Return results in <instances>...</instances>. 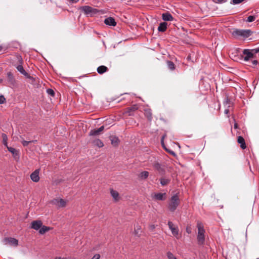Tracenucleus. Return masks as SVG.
Here are the masks:
<instances>
[{"label": "nucleus", "instance_id": "nucleus-27", "mask_svg": "<svg viewBox=\"0 0 259 259\" xmlns=\"http://www.w3.org/2000/svg\"><path fill=\"white\" fill-rule=\"evenodd\" d=\"M149 176V172L147 171H144L141 172L139 175V177L141 179H146Z\"/></svg>", "mask_w": 259, "mask_h": 259}, {"label": "nucleus", "instance_id": "nucleus-38", "mask_svg": "<svg viewBox=\"0 0 259 259\" xmlns=\"http://www.w3.org/2000/svg\"><path fill=\"white\" fill-rule=\"evenodd\" d=\"M5 101L6 99L4 97V96L3 95L0 96V104L4 103L5 102Z\"/></svg>", "mask_w": 259, "mask_h": 259}, {"label": "nucleus", "instance_id": "nucleus-33", "mask_svg": "<svg viewBox=\"0 0 259 259\" xmlns=\"http://www.w3.org/2000/svg\"><path fill=\"white\" fill-rule=\"evenodd\" d=\"M167 256L168 259H177L176 257L169 251L167 252Z\"/></svg>", "mask_w": 259, "mask_h": 259}, {"label": "nucleus", "instance_id": "nucleus-35", "mask_svg": "<svg viewBox=\"0 0 259 259\" xmlns=\"http://www.w3.org/2000/svg\"><path fill=\"white\" fill-rule=\"evenodd\" d=\"M167 152H168L169 154H170L171 155H173V156H175L176 155V153L172 150H170V149H167L166 147H165L164 148Z\"/></svg>", "mask_w": 259, "mask_h": 259}, {"label": "nucleus", "instance_id": "nucleus-15", "mask_svg": "<svg viewBox=\"0 0 259 259\" xmlns=\"http://www.w3.org/2000/svg\"><path fill=\"white\" fill-rule=\"evenodd\" d=\"M243 54L245 56L244 57V60L246 61H248L253 57V54L247 49L243 50Z\"/></svg>", "mask_w": 259, "mask_h": 259}, {"label": "nucleus", "instance_id": "nucleus-13", "mask_svg": "<svg viewBox=\"0 0 259 259\" xmlns=\"http://www.w3.org/2000/svg\"><path fill=\"white\" fill-rule=\"evenodd\" d=\"M104 23L105 24L109 26H115L116 25L115 19L111 17L106 18L104 20Z\"/></svg>", "mask_w": 259, "mask_h": 259}, {"label": "nucleus", "instance_id": "nucleus-17", "mask_svg": "<svg viewBox=\"0 0 259 259\" xmlns=\"http://www.w3.org/2000/svg\"><path fill=\"white\" fill-rule=\"evenodd\" d=\"M144 115L145 117L148 119V120L151 121L152 119V114L151 110L149 108H146L144 109Z\"/></svg>", "mask_w": 259, "mask_h": 259}, {"label": "nucleus", "instance_id": "nucleus-50", "mask_svg": "<svg viewBox=\"0 0 259 259\" xmlns=\"http://www.w3.org/2000/svg\"><path fill=\"white\" fill-rule=\"evenodd\" d=\"M258 34H259V32H258Z\"/></svg>", "mask_w": 259, "mask_h": 259}, {"label": "nucleus", "instance_id": "nucleus-8", "mask_svg": "<svg viewBox=\"0 0 259 259\" xmlns=\"http://www.w3.org/2000/svg\"><path fill=\"white\" fill-rule=\"evenodd\" d=\"M168 226L169 229L171 230L172 235L177 239L179 238V229L177 227L174 226L172 222L169 221L168 222Z\"/></svg>", "mask_w": 259, "mask_h": 259}, {"label": "nucleus", "instance_id": "nucleus-40", "mask_svg": "<svg viewBox=\"0 0 259 259\" xmlns=\"http://www.w3.org/2000/svg\"><path fill=\"white\" fill-rule=\"evenodd\" d=\"M186 232L188 233V234H190L191 233V228L189 227H187L186 228Z\"/></svg>", "mask_w": 259, "mask_h": 259}, {"label": "nucleus", "instance_id": "nucleus-2", "mask_svg": "<svg viewBox=\"0 0 259 259\" xmlns=\"http://www.w3.org/2000/svg\"><path fill=\"white\" fill-rule=\"evenodd\" d=\"M197 227L198 228V234L197 237L198 242L199 244L202 245L204 244L205 241V230L204 229V226L201 222H198Z\"/></svg>", "mask_w": 259, "mask_h": 259}, {"label": "nucleus", "instance_id": "nucleus-12", "mask_svg": "<svg viewBox=\"0 0 259 259\" xmlns=\"http://www.w3.org/2000/svg\"><path fill=\"white\" fill-rule=\"evenodd\" d=\"M104 129V126L102 125L98 129L92 130L89 133V135L92 136L99 135Z\"/></svg>", "mask_w": 259, "mask_h": 259}, {"label": "nucleus", "instance_id": "nucleus-45", "mask_svg": "<svg viewBox=\"0 0 259 259\" xmlns=\"http://www.w3.org/2000/svg\"><path fill=\"white\" fill-rule=\"evenodd\" d=\"M150 228L152 230H153L155 229V226L154 225H152L150 226Z\"/></svg>", "mask_w": 259, "mask_h": 259}, {"label": "nucleus", "instance_id": "nucleus-39", "mask_svg": "<svg viewBox=\"0 0 259 259\" xmlns=\"http://www.w3.org/2000/svg\"><path fill=\"white\" fill-rule=\"evenodd\" d=\"M100 257V255L99 254H96L92 259H99Z\"/></svg>", "mask_w": 259, "mask_h": 259}, {"label": "nucleus", "instance_id": "nucleus-9", "mask_svg": "<svg viewBox=\"0 0 259 259\" xmlns=\"http://www.w3.org/2000/svg\"><path fill=\"white\" fill-rule=\"evenodd\" d=\"M53 203L58 207H64L66 206V201L61 198H57L53 200Z\"/></svg>", "mask_w": 259, "mask_h": 259}, {"label": "nucleus", "instance_id": "nucleus-43", "mask_svg": "<svg viewBox=\"0 0 259 259\" xmlns=\"http://www.w3.org/2000/svg\"><path fill=\"white\" fill-rule=\"evenodd\" d=\"M252 64L253 65H256L257 64V61L256 60H253L252 61Z\"/></svg>", "mask_w": 259, "mask_h": 259}, {"label": "nucleus", "instance_id": "nucleus-47", "mask_svg": "<svg viewBox=\"0 0 259 259\" xmlns=\"http://www.w3.org/2000/svg\"><path fill=\"white\" fill-rule=\"evenodd\" d=\"M3 79H0V83L3 82Z\"/></svg>", "mask_w": 259, "mask_h": 259}, {"label": "nucleus", "instance_id": "nucleus-46", "mask_svg": "<svg viewBox=\"0 0 259 259\" xmlns=\"http://www.w3.org/2000/svg\"><path fill=\"white\" fill-rule=\"evenodd\" d=\"M234 128H237V123H235V124H234Z\"/></svg>", "mask_w": 259, "mask_h": 259}, {"label": "nucleus", "instance_id": "nucleus-22", "mask_svg": "<svg viewBox=\"0 0 259 259\" xmlns=\"http://www.w3.org/2000/svg\"><path fill=\"white\" fill-rule=\"evenodd\" d=\"M153 167L160 173L163 172L164 171V168L161 166V164L158 162L154 163Z\"/></svg>", "mask_w": 259, "mask_h": 259}, {"label": "nucleus", "instance_id": "nucleus-42", "mask_svg": "<svg viewBox=\"0 0 259 259\" xmlns=\"http://www.w3.org/2000/svg\"><path fill=\"white\" fill-rule=\"evenodd\" d=\"M225 2H226L225 0H217V3H219V4H222V3H225Z\"/></svg>", "mask_w": 259, "mask_h": 259}, {"label": "nucleus", "instance_id": "nucleus-1", "mask_svg": "<svg viewBox=\"0 0 259 259\" xmlns=\"http://www.w3.org/2000/svg\"><path fill=\"white\" fill-rule=\"evenodd\" d=\"M252 32L249 29H234L231 32L232 36L236 39H245L250 36Z\"/></svg>", "mask_w": 259, "mask_h": 259}, {"label": "nucleus", "instance_id": "nucleus-32", "mask_svg": "<svg viewBox=\"0 0 259 259\" xmlns=\"http://www.w3.org/2000/svg\"><path fill=\"white\" fill-rule=\"evenodd\" d=\"M95 144L99 147H102L104 146L103 143L99 139L95 141Z\"/></svg>", "mask_w": 259, "mask_h": 259}, {"label": "nucleus", "instance_id": "nucleus-36", "mask_svg": "<svg viewBox=\"0 0 259 259\" xmlns=\"http://www.w3.org/2000/svg\"><path fill=\"white\" fill-rule=\"evenodd\" d=\"M33 141H27L23 140L22 141V144L24 146H27L29 143L32 142Z\"/></svg>", "mask_w": 259, "mask_h": 259}, {"label": "nucleus", "instance_id": "nucleus-23", "mask_svg": "<svg viewBox=\"0 0 259 259\" xmlns=\"http://www.w3.org/2000/svg\"><path fill=\"white\" fill-rule=\"evenodd\" d=\"M108 70V68L105 66H100L97 68V72L99 74H103Z\"/></svg>", "mask_w": 259, "mask_h": 259}, {"label": "nucleus", "instance_id": "nucleus-21", "mask_svg": "<svg viewBox=\"0 0 259 259\" xmlns=\"http://www.w3.org/2000/svg\"><path fill=\"white\" fill-rule=\"evenodd\" d=\"M170 182V179L166 177H163L160 179V182L162 186H164L168 184Z\"/></svg>", "mask_w": 259, "mask_h": 259}, {"label": "nucleus", "instance_id": "nucleus-28", "mask_svg": "<svg viewBox=\"0 0 259 259\" xmlns=\"http://www.w3.org/2000/svg\"><path fill=\"white\" fill-rule=\"evenodd\" d=\"M7 149L9 152H10L13 154L14 156L18 155V151L15 148L7 146Z\"/></svg>", "mask_w": 259, "mask_h": 259}, {"label": "nucleus", "instance_id": "nucleus-25", "mask_svg": "<svg viewBox=\"0 0 259 259\" xmlns=\"http://www.w3.org/2000/svg\"><path fill=\"white\" fill-rule=\"evenodd\" d=\"M50 230V228L46 226H42L41 227V228L39 229V233L40 234H44L47 231H49Z\"/></svg>", "mask_w": 259, "mask_h": 259}, {"label": "nucleus", "instance_id": "nucleus-14", "mask_svg": "<svg viewBox=\"0 0 259 259\" xmlns=\"http://www.w3.org/2000/svg\"><path fill=\"white\" fill-rule=\"evenodd\" d=\"M30 178L32 181L33 182H38L39 180V170L36 169L34 172H33L30 175Z\"/></svg>", "mask_w": 259, "mask_h": 259}, {"label": "nucleus", "instance_id": "nucleus-29", "mask_svg": "<svg viewBox=\"0 0 259 259\" xmlns=\"http://www.w3.org/2000/svg\"><path fill=\"white\" fill-rule=\"evenodd\" d=\"M167 66H168V68L170 70H173L175 69V64L172 61H168L167 62Z\"/></svg>", "mask_w": 259, "mask_h": 259}, {"label": "nucleus", "instance_id": "nucleus-6", "mask_svg": "<svg viewBox=\"0 0 259 259\" xmlns=\"http://www.w3.org/2000/svg\"><path fill=\"white\" fill-rule=\"evenodd\" d=\"M139 109L138 105L134 104L130 107L126 108L124 111L123 114L126 116H133L134 112Z\"/></svg>", "mask_w": 259, "mask_h": 259}, {"label": "nucleus", "instance_id": "nucleus-37", "mask_svg": "<svg viewBox=\"0 0 259 259\" xmlns=\"http://www.w3.org/2000/svg\"><path fill=\"white\" fill-rule=\"evenodd\" d=\"M166 135H164L162 136V137L161 138V145L163 147V148H164L165 147L164 144V139L165 138Z\"/></svg>", "mask_w": 259, "mask_h": 259}, {"label": "nucleus", "instance_id": "nucleus-49", "mask_svg": "<svg viewBox=\"0 0 259 259\" xmlns=\"http://www.w3.org/2000/svg\"><path fill=\"white\" fill-rule=\"evenodd\" d=\"M233 59H234V60H235V61H237V59H235V58H234Z\"/></svg>", "mask_w": 259, "mask_h": 259}, {"label": "nucleus", "instance_id": "nucleus-7", "mask_svg": "<svg viewBox=\"0 0 259 259\" xmlns=\"http://www.w3.org/2000/svg\"><path fill=\"white\" fill-rule=\"evenodd\" d=\"M7 77L9 86L10 87H15L16 85V80L12 72L11 71L8 72L7 73Z\"/></svg>", "mask_w": 259, "mask_h": 259}, {"label": "nucleus", "instance_id": "nucleus-10", "mask_svg": "<svg viewBox=\"0 0 259 259\" xmlns=\"http://www.w3.org/2000/svg\"><path fill=\"white\" fill-rule=\"evenodd\" d=\"M151 197L153 199L157 200H164L166 199V193H153L151 195Z\"/></svg>", "mask_w": 259, "mask_h": 259}, {"label": "nucleus", "instance_id": "nucleus-16", "mask_svg": "<svg viewBox=\"0 0 259 259\" xmlns=\"http://www.w3.org/2000/svg\"><path fill=\"white\" fill-rule=\"evenodd\" d=\"M162 18L165 21H171L174 19L172 15L168 12L163 13L162 15Z\"/></svg>", "mask_w": 259, "mask_h": 259}, {"label": "nucleus", "instance_id": "nucleus-31", "mask_svg": "<svg viewBox=\"0 0 259 259\" xmlns=\"http://www.w3.org/2000/svg\"><path fill=\"white\" fill-rule=\"evenodd\" d=\"M256 18V17L255 16H249L247 17L246 21L248 22H253L255 20Z\"/></svg>", "mask_w": 259, "mask_h": 259}, {"label": "nucleus", "instance_id": "nucleus-4", "mask_svg": "<svg viewBox=\"0 0 259 259\" xmlns=\"http://www.w3.org/2000/svg\"><path fill=\"white\" fill-rule=\"evenodd\" d=\"M79 9L89 16H93L99 12L98 9L93 8L89 6L81 7Z\"/></svg>", "mask_w": 259, "mask_h": 259}, {"label": "nucleus", "instance_id": "nucleus-30", "mask_svg": "<svg viewBox=\"0 0 259 259\" xmlns=\"http://www.w3.org/2000/svg\"><path fill=\"white\" fill-rule=\"evenodd\" d=\"M2 138H3V144L6 146L7 147L8 146V145H7V140H8V138H7V135L5 134H2Z\"/></svg>", "mask_w": 259, "mask_h": 259}, {"label": "nucleus", "instance_id": "nucleus-18", "mask_svg": "<svg viewBox=\"0 0 259 259\" xmlns=\"http://www.w3.org/2000/svg\"><path fill=\"white\" fill-rule=\"evenodd\" d=\"M237 142L240 144V147L242 149H245L246 148V144L244 138L241 136H239L237 138Z\"/></svg>", "mask_w": 259, "mask_h": 259}, {"label": "nucleus", "instance_id": "nucleus-24", "mask_svg": "<svg viewBox=\"0 0 259 259\" xmlns=\"http://www.w3.org/2000/svg\"><path fill=\"white\" fill-rule=\"evenodd\" d=\"M110 140L111 144L114 146H117L118 145L119 140L118 138L115 136L111 137Z\"/></svg>", "mask_w": 259, "mask_h": 259}, {"label": "nucleus", "instance_id": "nucleus-44", "mask_svg": "<svg viewBox=\"0 0 259 259\" xmlns=\"http://www.w3.org/2000/svg\"><path fill=\"white\" fill-rule=\"evenodd\" d=\"M229 110L227 109H225L224 113L226 114H228L229 113Z\"/></svg>", "mask_w": 259, "mask_h": 259}, {"label": "nucleus", "instance_id": "nucleus-5", "mask_svg": "<svg viewBox=\"0 0 259 259\" xmlns=\"http://www.w3.org/2000/svg\"><path fill=\"white\" fill-rule=\"evenodd\" d=\"M3 242L5 245H9L14 247H16L18 245V240L12 237L5 238L3 240Z\"/></svg>", "mask_w": 259, "mask_h": 259}, {"label": "nucleus", "instance_id": "nucleus-48", "mask_svg": "<svg viewBox=\"0 0 259 259\" xmlns=\"http://www.w3.org/2000/svg\"><path fill=\"white\" fill-rule=\"evenodd\" d=\"M2 50V47L0 46V51Z\"/></svg>", "mask_w": 259, "mask_h": 259}, {"label": "nucleus", "instance_id": "nucleus-20", "mask_svg": "<svg viewBox=\"0 0 259 259\" xmlns=\"http://www.w3.org/2000/svg\"><path fill=\"white\" fill-rule=\"evenodd\" d=\"M17 70L23 75L27 77H29L28 73L24 70L23 66L21 65H19L17 66Z\"/></svg>", "mask_w": 259, "mask_h": 259}, {"label": "nucleus", "instance_id": "nucleus-19", "mask_svg": "<svg viewBox=\"0 0 259 259\" xmlns=\"http://www.w3.org/2000/svg\"><path fill=\"white\" fill-rule=\"evenodd\" d=\"M167 23L166 22H161L159 24V25L158 27V30L159 32H164L167 28Z\"/></svg>", "mask_w": 259, "mask_h": 259}, {"label": "nucleus", "instance_id": "nucleus-26", "mask_svg": "<svg viewBox=\"0 0 259 259\" xmlns=\"http://www.w3.org/2000/svg\"><path fill=\"white\" fill-rule=\"evenodd\" d=\"M111 195L113 197V198L116 200H117L118 199L119 197V194L115 190H113V189L111 190L110 191Z\"/></svg>", "mask_w": 259, "mask_h": 259}, {"label": "nucleus", "instance_id": "nucleus-3", "mask_svg": "<svg viewBox=\"0 0 259 259\" xmlns=\"http://www.w3.org/2000/svg\"><path fill=\"white\" fill-rule=\"evenodd\" d=\"M180 203V200L178 195L177 194L174 195L171 197L168 203V207L169 210L171 212H174L177 209Z\"/></svg>", "mask_w": 259, "mask_h": 259}, {"label": "nucleus", "instance_id": "nucleus-11", "mask_svg": "<svg viewBox=\"0 0 259 259\" xmlns=\"http://www.w3.org/2000/svg\"><path fill=\"white\" fill-rule=\"evenodd\" d=\"M42 225V223L40 220L32 221L31 223V228L35 230H39Z\"/></svg>", "mask_w": 259, "mask_h": 259}, {"label": "nucleus", "instance_id": "nucleus-41", "mask_svg": "<svg viewBox=\"0 0 259 259\" xmlns=\"http://www.w3.org/2000/svg\"><path fill=\"white\" fill-rule=\"evenodd\" d=\"M55 259H71L70 257H56L55 258Z\"/></svg>", "mask_w": 259, "mask_h": 259}, {"label": "nucleus", "instance_id": "nucleus-34", "mask_svg": "<svg viewBox=\"0 0 259 259\" xmlns=\"http://www.w3.org/2000/svg\"><path fill=\"white\" fill-rule=\"evenodd\" d=\"M47 93L52 97L54 96L55 95L54 91L51 89H47Z\"/></svg>", "mask_w": 259, "mask_h": 259}]
</instances>
